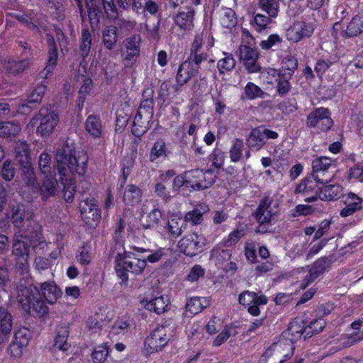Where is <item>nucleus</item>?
<instances>
[{"instance_id": "obj_10", "label": "nucleus", "mask_w": 363, "mask_h": 363, "mask_svg": "<svg viewBox=\"0 0 363 363\" xmlns=\"http://www.w3.org/2000/svg\"><path fill=\"white\" fill-rule=\"evenodd\" d=\"M208 50L209 48L204 45L203 34L197 33L191 44L189 55L186 60L201 69V62L208 58Z\"/></svg>"}, {"instance_id": "obj_63", "label": "nucleus", "mask_w": 363, "mask_h": 363, "mask_svg": "<svg viewBox=\"0 0 363 363\" xmlns=\"http://www.w3.org/2000/svg\"><path fill=\"white\" fill-rule=\"evenodd\" d=\"M51 156L46 153L42 152L39 157L38 166L40 172L43 174H48L51 173Z\"/></svg>"}, {"instance_id": "obj_52", "label": "nucleus", "mask_w": 363, "mask_h": 363, "mask_svg": "<svg viewBox=\"0 0 363 363\" xmlns=\"http://www.w3.org/2000/svg\"><path fill=\"white\" fill-rule=\"evenodd\" d=\"M326 323L323 319H315L304 329V338L311 337L313 335L321 332L325 327Z\"/></svg>"}, {"instance_id": "obj_9", "label": "nucleus", "mask_w": 363, "mask_h": 363, "mask_svg": "<svg viewBox=\"0 0 363 363\" xmlns=\"http://www.w3.org/2000/svg\"><path fill=\"white\" fill-rule=\"evenodd\" d=\"M333 165V160L328 157H320L312 162V177L319 184H328L333 177L330 169Z\"/></svg>"}, {"instance_id": "obj_53", "label": "nucleus", "mask_w": 363, "mask_h": 363, "mask_svg": "<svg viewBox=\"0 0 363 363\" xmlns=\"http://www.w3.org/2000/svg\"><path fill=\"white\" fill-rule=\"evenodd\" d=\"M259 6L269 17L276 18L277 16L279 13L277 0H259Z\"/></svg>"}, {"instance_id": "obj_14", "label": "nucleus", "mask_w": 363, "mask_h": 363, "mask_svg": "<svg viewBox=\"0 0 363 363\" xmlns=\"http://www.w3.org/2000/svg\"><path fill=\"white\" fill-rule=\"evenodd\" d=\"M332 124L330 111L323 107L316 108L307 116L306 125L309 128L318 126L321 130H327L330 128Z\"/></svg>"}, {"instance_id": "obj_2", "label": "nucleus", "mask_w": 363, "mask_h": 363, "mask_svg": "<svg viewBox=\"0 0 363 363\" xmlns=\"http://www.w3.org/2000/svg\"><path fill=\"white\" fill-rule=\"evenodd\" d=\"M56 169L59 174V182L65 186L71 182L74 173L83 175L86 169L88 157L86 154L76 155L73 143L67 141L60 145L55 153Z\"/></svg>"}, {"instance_id": "obj_37", "label": "nucleus", "mask_w": 363, "mask_h": 363, "mask_svg": "<svg viewBox=\"0 0 363 363\" xmlns=\"http://www.w3.org/2000/svg\"><path fill=\"white\" fill-rule=\"evenodd\" d=\"M186 225L182 218L172 217L168 220L166 229L170 236L177 238L186 229Z\"/></svg>"}, {"instance_id": "obj_41", "label": "nucleus", "mask_w": 363, "mask_h": 363, "mask_svg": "<svg viewBox=\"0 0 363 363\" xmlns=\"http://www.w3.org/2000/svg\"><path fill=\"white\" fill-rule=\"evenodd\" d=\"M151 119H146L144 115L137 112L133 121L132 133L135 137L139 138L142 136L147 130V123Z\"/></svg>"}, {"instance_id": "obj_61", "label": "nucleus", "mask_w": 363, "mask_h": 363, "mask_svg": "<svg viewBox=\"0 0 363 363\" xmlns=\"http://www.w3.org/2000/svg\"><path fill=\"white\" fill-rule=\"evenodd\" d=\"M236 331L233 326H225L224 330L220 333L213 340V346L218 347L225 342L231 335H235Z\"/></svg>"}, {"instance_id": "obj_21", "label": "nucleus", "mask_w": 363, "mask_h": 363, "mask_svg": "<svg viewBox=\"0 0 363 363\" xmlns=\"http://www.w3.org/2000/svg\"><path fill=\"white\" fill-rule=\"evenodd\" d=\"M13 328V318L9 311L0 307V345L8 342Z\"/></svg>"}, {"instance_id": "obj_62", "label": "nucleus", "mask_w": 363, "mask_h": 363, "mask_svg": "<svg viewBox=\"0 0 363 363\" xmlns=\"http://www.w3.org/2000/svg\"><path fill=\"white\" fill-rule=\"evenodd\" d=\"M108 354V347L106 345L96 347L91 354L94 363H103Z\"/></svg>"}, {"instance_id": "obj_25", "label": "nucleus", "mask_w": 363, "mask_h": 363, "mask_svg": "<svg viewBox=\"0 0 363 363\" xmlns=\"http://www.w3.org/2000/svg\"><path fill=\"white\" fill-rule=\"evenodd\" d=\"M56 336L54 340L53 347L55 350L63 352L67 351L70 345L67 342L69 335V328L67 324L58 325L55 330Z\"/></svg>"}, {"instance_id": "obj_20", "label": "nucleus", "mask_w": 363, "mask_h": 363, "mask_svg": "<svg viewBox=\"0 0 363 363\" xmlns=\"http://www.w3.org/2000/svg\"><path fill=\"white\" fill-rule=\"evenodd\" d=\"M90 26L92 29L98 27L103 14L101 0H84Z\"/></svg>"}, {"instance_id": "obj_15", "label": "nucleus", "mask_w": 363, "mask_h": 363, "mask_svg": "<svg viewBox=\"0 0 363 363\" xmlns=\"http://www.w3.org/2000/svg\"><path fill=\"white\" fill-rule=\"evenodd\" d=\"M30 338V330L25 328H20L15 330L12 342L9 345V352L13 357H20L23 349L27 347Z\"/></svg>"}, {"instance_id": "obj_42", "label": "nucleus", "mask_w": 363, "mask_h": 363, "mask_svg": "<svg viewBox=\"0 0 363 363\" xmlns=\"http://www.w3.org/2000/svg\"><path fill=\"white\" fill-rule=\"evenodd\" d=\"M21 128L18 123L14 121H0V137H14L18 134Z\"/></svg>"}, {"instance_id": "obj_17", "label": "nucleus", "mask_w": 363, "mask_h": 363, "mask_svg": "<svg viewBox=\"0 0 363 363\" xmlns=\"http://www.w3.org/2000/svg\"><path fill=\"white\" fill-rule=\"evenodd\" d=\"M194 8L187 6L185 8H181L177 14L174 16V21L180 29L185 31H189L194 27Z\"/></svg>"}, {"instance_id": "obj_1", "label": "nucleus", "mask_w": 363, "mask_h": 363, "mask_svg": "<svg viewBox=\"0 0 363 363\" xmlns=\"http://www.w3.org/2000/svg\"><path fill=\"white\" fill-rule=\"evenodd\" d=\"M30 244L26 235L21 232L13 237L12 254L15 257L16 267L20 272L21 277L17 286V298L25 308L28 309L30 304V296L32 291L37 290L29 273L28 257Z\"/></svg>"}, {"instance_id": "obj_12", "label": "nucleus", "mask_w": 363, "mask_h": 363, "mask_svg": "<svg viewBox=\"0 0 363 363\" xmlns=\"http://www.w3.org/2000/svg\"><path fill=\"white\" fill-rule=\"evenodd\" d=\"M81 216L83 220L89 225L93 222L98 223L101 220V211L96 201L93 198H86L79 203Z\"/></svg>"}, {"instance_id": "obj_43", "label": "nucleus", "mask_w": 363, "mask_h": 363, "mask_svg": "<svg viewBox=\"0 0 363 363\" xmlns=\"http://www.w3.org/2000/svg\"><path fill=\"white\" fill-rule=\"evenodd\" d=\"M167 156V148L163 139H158L151 148L150 160L155 162L159 158H165Z\"/></svg>"}, {"instance_id": "obj_27", "label": "nucleus", "mask_w": 363, "mask_h": 363, "mask_svg": "<svg viewBox=\"0 0 363 363\" xmlns=\"http://www.w3.org/2000/svg\"><path fill=\"white\" fill-rule=\"evenodd\" d=\"M342 196V187L337 184H324L319 191V199L323 201L337 200Z\"/></svg>"}, {"instance_id": "obj_34", "label": "nucleus", "mask_w": 363, "mask_h": 363, "mask_svg": "<svg viewBox=\"0 0 363 363\" xmlns=\"http://www.w3.org/2000/svg\"><path fill=\"white\" fill-rule=\"evenodd\" d=\"M140 41L138 35H133L126 40V54L125 60L133 61L140 55Z\"/></svg>"}, {"instance_id": "obj_56", "label": "nucleus", "mask_w": 363, "mask_h": 363, "mask_svg": "<svg viewBox=\"0 0 363 363\" xmlns=\"http://www.w3.org/2000/svg\"><path fill=\"white\" fill-rule=\"evenodd\" d=\"M298 67L297 59L291 55L285 57L281 62V69L287 70L288 72L284 74L288 75V78H291L294 71Z\"/></svg>"}, {"instance_id": "obj_49", "label": "nucleus", "mask_w": 363, "mask_h": 363, "mask_svg": "<svg viewBox=\"0 0 363 363\" xmlns=\"http://www.w3.org/2000/svg\"><path fill=\"white\" fill-rule=\"evenodd\" d=\"M244 93L245 98L249 100L255 99H264L266 93L253 82H249L245 86Z\"/></svg>"}, {"instance_id": "obj_55", "label": "nucleus", "mask_w": 363, "mask_h": 363, "mask_svg": "<svg viewBox=\"0 0 363 363\" xmlns=\"http://www.w3.org/2000/svg\"><path fill=\"white\" fill-rule=\"evenodd\" d=\"M106 323L107 320L105 316L99 313H96L93 316L89 317L86 322L87 327L95 331L100 330Z\"/></svg>"}, {"instance_id": "obj_28", "label": "nucleus", "mask_w": 363, "mask_h": 363, "mask_svg": "<svg viewBox=\"0 0 363 363\" xmlns=\"http://www.w3.org/2000/svg\"><path fill=\"white\" fill-rule=\"evenodd\" d=\"M142 198L140 189L134 184H128L125 188L123 201L126 205L135 206L140 203Z\"/></svg>"}, {"instance_id": "obj_4", "label": "nucleus", "mask_w": 363, "mask_h": 363, "mask_svg": "<svg viewBox=\"0 0 363 363\" xmlns=\"http://www.w3.org/2000/svg\"><path fill=\"white\" fill-rule=\"evenodd\" d=\"M133 255L130 252L124 251L123 253L118 252L115 257L116 275L125 284L128 281V272L138 275L142 274L146 267L145 259L137 258L133 257Z\"/></svg>"}, {"instance_id": "obj_60", "label": "nucleus", "mask_w": 363, "mask_h": 363, "mask_svg": "<svg viewBox=\"0 0 363 363\" xmlns=\"http://www.w3.org/2000/svg\"><path fill=\"white\" fill-rule=\"evenodd\" d=\"M91 245L88 243L84 244L78 250L77 258L79 263L87 265L91 262Z\"/></svg>"}, {"instance_id": "obj_6", "label": "nucleus", "mask_w": 363, "mask_h": 363, "mask_svg": "<svg viewBox=\"0 0 363 363\" xmlns=\"http://www.w3.org/2000/svg\"><path fill=\"white\" fill-rule=\"evenodd\" d=\"M58 116L50 105L41 107L38 113L31 119V123L35 125L40 121V125L37 128V133L41 136L50 135L57 123Z\"/></svg>"}, {"instance_id": "obj_32", "label": "nucleus", "mask_w": 363, "mask_h": 363, "mask_svg": "<svg viewBox=\"0 0 363 363\" xmlns=\"http://www.w3.org/2000/svg\"><path fill=\"white\" fill-rule=\"evenodd\" d=\"M32 62L28 58L21 60H9L4 63V69L12 74H18L23 73L28 69Z\"/></svg>"}, {"instance_id": "obj_35", "label": "nucleus", "mask_w": 363, "mask_h": 363, "mask_svg": "<svg viewBox=\"0 0 363 363\" xmlns=\"http://www.w3.org/2000/svg\"><path fill=\"white\" fill-rule=\"evenodd\" d=\"M21 177L28 186L38 188L37 179L31 162L20 164Z\"/></svg>"}, {"instance_id": "obj_54", "label": "nucleus", "mask_w": 363, "mask_h": 363, "mask_svg": "<svg viewBox=\"0 0 363 363\" xmlns=\"http://www.w3.org/2000/svg\"><path fill=\"white\" fill-rule=\"evenodd\" d=\"M118 6L124 10L128 11L132 9L136 13H139V11L143 7L144 0H116Z\"/></svg>"}, {"instance_id": "obj_33", "label": "nucleus", "mask_w": 363, "mask_h": 363, "mask_svg": "<svg viewBox=\"0 0 363 363\" xmlns=\"http://www.w3.org/2000/svg\"><path fill=\"white\" fill-rule=\"evenodd\" d=\"M47 42L48 45V58L45 69L47 73H50L57 63L58 52L55 39L52 35H47Z\"/></svg>"}, {"instance_id": "obj_44", "label": "nucleus", "mask_w": 363, "mask_h": 363, "mask_svg": "<svg viewBox=\"0 0 363 363\" xmlns=\"http://www.w3.org/2000/svg\"><path fill=\"white\" fill-rule=\"evenodd\" d=\"M16 158L19 164L30 162L29 145L26 142L19 141L15 147Z\"/></svg>"}, {"instance_id": "obj_58", "label": "nucleus", "mask_w": 363, "mask_h": 363, "mask_svg": "<svg viewBox=\"0 0 363 363\" xmlns=\"http://www.w3.org/2000/svg\"><path fill=\"white\" fill-rule=\"evenodd\" d=\"M211 257L215 259L218 263H222L230 259L231 251L230 250L222 249L217 246L213 247L211 251Z\"/></svg>"}, {"instance_id": "obj_64", "label": "nucleus", "mask_w": 363, "mask_h": 363, "mask_svg": "<svg viewBox=\"0 0 363 363\" xmlns=\"http://www.w3.org/2000/svg\"><path fill=\"white\" fill-rule=\"evenodd\" d=\"M282 38L278 34L270 35L267 40H262L259 46L262 50H270L274 47L280 45Z\"/></svg>"}, {"instance_id": "obj_50", "label": "nucleus", "mask_w": 363, "mask_h": 363, "mask_svg": "<svg viewBox=\"0 0 363 363\" xmlns=\"http://www.w3.org/2000/svg\"><path fill=\"white\" fill-rule=\"evenodd\" d=\"M220 23L226 28H234L238 23V19L234 10L230 8L223 9V16L220 18Z\"/></svg>"}, {"instance_id": "obj_57", "label": "nucleus", "mask_w": 363, "mask_h": 363, "mask_svg": "<svg viewBox=\"0 0 363 363\" xmlns=\"http://www.w3.org/2000/svg\"><path fill=\"white\" fill-rule=\"evenodd\" d=\"M15 174L16 169L11 161L9 160L4 161L0 171L2 179L6 182H10L14 178Z\"/></svg>"}, {"instance_id": "obj_46", "label": "nucleus", "mask_w": 363, "mask_h": 363, "mask_svg": "<svg viewBox=\"0 0 363 363\" xmlns=\"http://www.w3.org/2000/svg\"><path fill=\"white\" fill-rule=\"evenodd\" d=\"M146 308L153 311L157 314H161L167 311L168 307V300H164L162 296L152 298L145 305Z\"/></svg>"}, {"instance_id": "obj_11", "label": "nucleus", "mask_w": 363, "mask_h": 363, "mask_svg": "<svg viewBox=\"0 0 363 363\" xmlns=\"http://www.w3.org/2000/svg\"><path fill=\"white\" fill-rule=\"evenodd\" d=\"M186 177V188L194 190L206 189L214 183V179L211 178L209 181H206L208 175L211 176V172L207 171L203 172L201 169H191L185 172Z\"/></svg>"}, {"instance_id": "obj_59", "label": "nucleus", "mask_w": 363, "mask_h": 363, "mask_svg": "<svg viewBox=\"0 0 363 363\" xmlns=\"http://www.w3.org/2000/svg\"><path fill=\"white\" fill-rule=\"evenodd\" d=\"M170 88L171 83L169 81H164L160 84L158 90V96L156 99L157 104L160 107L164 104L169 96Z\"/></svg>"}, {"instance_id": "obj_51", "label": "nucleus", "mask_w": 363, "mask_h": 363, "mask_svg": "<svg viewBox=\"0 0 363 363\" xmlns=\"http://www.w3.org/2000/svg\"><path fill=\"white\" fill-rule=\"evenodd\" d=\"M244 143L242 139L236 138L233 141L229 154L231 162H238L242 157Z\"/></svg>"}, {"instance_id": "obj_7", "label": "nucleus", "mask_w": 363, "mask_h": 363, "mask_svg": "<svg viewBox=\"0 0 363 363\" xmlns=\"http://www.w3.org/2000/svg\"><path fill=\"white\" fill-rule=\"evenodd\" d=\"M206 243L203 235L193 233L183 237L179 241L178 247L186 256L193 257L203 252Z\"/></svg>"}, {"instance_id": "obj_18", "label": "nucleus", "mask_w": 363, "mask_h": 363, "mask_svg": "<svg viewBox=\"0 0 363 363\" xmlns=\"http://www.w3.org/2000/svg\"><path fill=\"white\" fill-rule=\"evenodd\" d=\"M313 27L304 21L295 22L287 30V38L293 42H298L313 33Z\"/></svg>"}, {"instance_id": "obj_16", "label": "nucleus", "mask_w": 363, "mask_h": 363, "mask_svg": "<svg viewBox=\"0 0 363 363\" xmlns=\"http://www.w3.org/2000/svg\"><path fill=\"white\" fill-rule=\"evenodd\" d=\"M273 202V197L269 194H266L260 200L257 208L252 214L259 223H271L272 218L274 215L272 208Z\"/></svg>"}, {"instance_id": "obj_24", "label": "nucleus", "mask_w": 363, "mask_h": 363, "mask_svg": "<svg viewBox=\"0 0 363 363\" xmlns=\"http://www.w3.org/2000/svg\"><path fill=\"white\" fill-rule=\"evenodd\" d=\"M199 69V67L191 64V62L187 60L184 61L178 68L176 82H179V84H186L192 77L198 74Z\"/></svg>"}, {"instance_id": "obj_22", "label": "nucleus", "mask_w": 363, "mask_h": 363, "mask_svg": "<svg viewBox=\"0 0 363 363\" xmlns=\"http://www.w3.org/2000/svg\"><path fill=\"white\" fill-rule=\"evenodd\" d=\"M330 264L331 261L327 257H323L317 259L311 266L308 274L303 279L305 285H308L315 280L319 276L323 274L325 269L330 267Z\"/></svg>"}, {"instance_id": "obj_5", "label": "nucleus", "mask_w": 363, "mask_h": 363, "mask_svg": "<svg viewBox=\"0 0 363 363\" xmlns=\"http://www.w3.org/2000/svg\"><path fill=\"white\" fill-rule=\"evenodd\" d=\"M170 325L162 324L156 328L145 340V349L150 352L161 351L172 337V328Z\"/></svg>"}, {"instance_id": "obj_38", "label": "nucleus", "mask_w": 363, "mask_h": 363, "mask_svg": "<svg viewBox=\"0 0 363 363\" xmlns=\"http://www.w3.org/2000/svg\"><path fill=\"white\" fill-rule=\"evenodd\" d=\"M209 305V301L206 298L192 297L186 303V312L191 315H196L201 312Z\"/></svg>"}, {"instance_id": "obj_39", "label": "nucleus", "mask_w": 363, "mask_h": 363, "mask_svg": "<svg viewBox=\"0 0 363 363\" xmlns=\"http://www.w3.org/2000/svg\"><path fill=\"white\" fill-rule=\"evenodd\" d=\"M209 211L206 205H199V207L186 213L184 220L185 223H191L194 225H199L202 223L203 218V215Z\"/></svg>"}, {"instance_id": "obj_36", "label": "nucleus", "mask_w": 363, "mask_h": 363, "mask_svg": "<svg viewBox=\"0 0 363 363\" xmlns=\"http://www.w3.org/2000/svg\"><path fill=\"white\" fill-rule=\"evenodd\" d=\"M85 129L94 138H101L102 124L100 118L96 115H90L85 122Z\"/></svg>"}, {"instance_id": "obj_45", "label": "nucleus", "mask_w": 363, "mask_h": 363, "mask_svg": "<svg viewBox=\"0 0 363 363\" xmlns=\"http://www.w3.org/2000/svg\"><path fill=\"white\" fill-rule=\"evenodd\" d=\"M26 219V208L23 204L14 206L11 212V222L18 228L24 226Z\"/></svg>"}, {"instance_id": "obj_31", "label": "nucleus", "mask_w": 363, "mask_h": 363, "mask_svg": "<svg viewBox=\"0 0 363 363\" xmlns=\"http://www.w3.org/2000/svg\"><path fill=\"white\" fill-rule=\"evenodd\" d=\"M59 181V179H58ZM57 179H53L51 177L47 176L43 182L42 186H39L36 189L40 191V195L43 200H46L48 198L52 196L57 191Z\"/></svg>"}, {"instance_id": "obj_30", "label": "nucleus", "mask_w": 363, "mask_h": 363, "mask_svg": "<svg viewBox=\"0 0 363 363\" xmlns=\"http://www.w3.org/2000/svg\"><path fill=\"white\" fill-rule=\"evenodd\" d=\"M118 28L115 26H106L102 31V42L106 49L112 50L118 41Z\"/></svg>"}, {"instance_id": "obj_26", "label": "nucleus", "mask_w": 363, "mask_h": 363, "mask_svg": "<svg viewBox=\"0 0 363 363\" xmlns=\"http://www.w3.org/2000/svg\"><path fill=\"white\" fill-rule=\"evenodd\" d=\"M46 90L47 86L45 84H39L36 85L28 95L26 101L21 104V106L30 109L37 107L41 103Z\"/></svg>"}, {"instance_id": "obj_8", "label": "nucleus", "mask_w": 363, "mask_h": 363, "mask_svg": "<svg viewBox=\"0 0 363 363\" xmlns=\"http://www.w3.org/2000/svg\"><path fill=\"white\" fill-rule=\"evenodd\" d=\"M278 136L277 132L260 125L250 131L246 138V145L249 149L258 151L264 145L267 139H276Z\"/></svg>"}, {"instance_id": "obj_29", "label": "nucleus", "mask_w": 363, "mask_h": 363, "mask_svg": "<svg viewBox=\"0 0 363 363\" xmlns=\"http://www.w3.org/2000/svg\"><path fill=\"white\" fill-rule=\"evenodd\" d=\"M363 33V11L354 16L347 29L344 31V36L347 38L356 37Z\"/></svg>"}, {"instance_id": "obj_23", "label": "nucleus", "mask_w": 363, "mask_h": 363, "mask_svg": "<svg viewBox=\"0 0 363 363\" xmlns=\"http://www.w3.org/2000/svg\"><path fill=\"white\" fill-rule=\"evenodd\" d=\"M154 89L152 87H147L143 91V100L138 107V113L144 115L146 119H152L154 113Z\"/></svg>"}, {"instance_id": "obj_3", "label": "nucleus", "mask_w": 363, "mask_h": 363, "mask_svg": "<svg viewBox=\"0 0 363 363\" xmlns=\"http://www.w3.org/2000/svg\"><path fill=\"white\" fill-rule=\"evenodd\" d=\"M37 290L32 291L30 296V304L29 308H25L23 304L17 298L18 303L23 311L30 313L31 310L38 315L43 316L48 313L49 308L47 303L53 304L61 296L60 289L53 281H45L39 284V286L33 284Z\"/></svg>"}, {"instance_id": "obj_40", "label": "nucleus", "mask_w": 363, "mask_h": 363, "mask_svg": "<svg viewBox=\"0 0 363 363\" xmlns=\"http://www.w3.org/2000/svg\"><path fill=\"white\" fill-rule=\"evenodd\" d=\"M316 182L311 178H304L301 180L298 185L296 187L295 193L296 194H319L320 187L316 185Z\"/></svg>"}, {"instance_id": "obj_48", "label": "nucleus", "mask_w": 363, "mask_h": 363, "mask_svg": "<svg viewBox=\"0 0 363 363\" xmlns=\"http://www.w3.org/2000/svg\"><path fill=\"white\" fill-rule=\"evenodd\" d=\"M162 218V212L157 208H154L147 216L146 219L142 220L141 226L143 229H151L159 224Z\"/></svg>"}, {"instance_id": "obj_19", "label": "nucleus", "mask_w": 363, "mask_h": 363, "mask_svg": "<svg viewBox=\"0 0 363 363\" xmlns=\"http://www.w3.org/2000/svg\"><path fill=\"white\" fill-rule=\"evenodd\" d=\"M92 45L91 33L87 26L82 29L81 36L79 38V44L77 54L82 58L81 66L86 64V58L89 56Z\"/></svg>"}, {"instance_id": "obj_13", "label": "nucleus", "mask_w": 363, "mask_h": 363, "mask_svg": "<svg viewBox=\"0 0 363 363\" xmlns=\"http://www.w3.org/2000/svg\"><path fill=\"white\" fill-rule=\"evenodd\" d=\"M239 50L240 60L242 62L247 72L250 73L259 72L261 67L257 62L259 57L257 49L250 45H241Z\"/></svg>"}, {"instance_id": "obj_47", "label": "nucleus", "mask_w": 363, "mask_h": 363, "mask_svg": "<svg viewBox=\"0 0 363 363\" xmlns=\"http://www.w3.org/2000/svg\"><path fill=\"white\" fill-rule=\"evenodd\" d=\"M224 57L217 62V68L220 74L232 71L236 65V61L232 54L223 52Z\"/></svg>"}]
</instances>
